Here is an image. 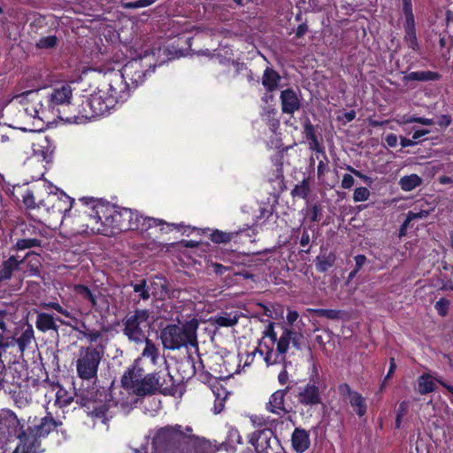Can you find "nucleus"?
<instances>
[{
    "mask_svg": "<svg viewBox=\"0 0 453 453\" xmlns=\"http://www.w3.org/2000/svg\"><path fill=\"white\" fill-rule=\"evenodd\" d=\"M101 212L104 216L101 234L105 236H112L126 231L146 232L151 227L163 226H167L166 232L178 230L186 233V228H189V226H186L181 223H167L160 219L143 217L137 211L116 206L107 201L104 209Z\"/></svg>",
    "mask_w": 453,
    "mask_h": 453,
    "instance_id": "obj_1",
    "label": "nucleus"
},
{
    "mask_svg": "<svg viewBox=\"0 0 453 453\" xmlns=\"http://www.w3.org/2000/svg\"><path fill=\"white\" fill-rule=\"evenodd\" d=\"M69 205L64 210L65 214L71 212L74 200L66 196ZM106 201L92 196H83L74 204V213L72 215V223L76 231L81 234H101L104 225V216L101 211L105 207Z\"/></svg>",
    "mask_w": 453,
    "mask_h": 453,
    "instance_id": "obj_2",
    "label": "nucleus"
},
{
    "mask_svg": "<svg viewBox=\"0 0 453 453\" xmlns=\"http://www.w3.org/2000/svg\"><path fill=\"white\" fill-rule=\"evenodd\" d=\"M199 321L193 318L183 324L170 323L160 326L159 339L164 349L168 350H178L181 348H197V330Z\"/></svg>",
    "mask_w": 453,
    "mask_h": 453,
    "instance_id": "obj_3",
    "label": "nucleus"
},
{
    "mask_svg": "<svg viewBox=\"0 0 453 453\" xmlns=\"http://www.w3.org/2000/svg\"><path fill=\"white\" fill-rule=\"evenodd\" d=\"M19 440L16 448L19 453H29L28 428L23 418H19L16 413L9 409L0 412V441L8 442Z\"/></svg>",
    "mask_w": 453,
    "mask_h": 453,
    "instance_id": "obj_4",
    "label": "nucleus"
},
{
    "mask_svg": "<svg viewBox=\"0 0 453 453\" xmlns=\"http://www.w3.org/2000/svg\"><path fill=\"white\" fill-rule=\"evenodd\" d=\"M188 439L182 426H166L157 430L152 444L157 453H192Z\"/></svg>",
    "mask_w": 453,
    "mask_h": 453,
    "instance_id": "obj_5",
    "label": "nucleus"
},
{
    "mask_svg": "<svg viewBox=\"0 0 453 453\" xmlns=\"http://www.w3.org/2000/svg\"><path fill=\"white\" fill-rule=\"evenodd\" d=\"M73 89L68 83L56 86L50 94L45 97V105L41 104V113L45 117L46 111L52 114L54 118L63 121L73 120L71 116V110L73 104H71Z\"/></svg>",
    "mask_w": 453,
    "mask_h": 453,
    "instance_id": "obj_6",
    "label": "nucleus"
},
{
    "mask_svg": "<svg viewBox=\"0 0 453 453\" xmlns=\"http://www.w3.org/2000/svg\"><path fill=\"white\" fill-rule=\"evenodd\" d=\"M155 384V376L151 373L145 374L143 368L140 366V359H135L121 377V386L140 397L152 395Z\"/></svg>",
    "mask_w": 453,
    "mask_h": 453,
    "instance_id": "obj_7",
    "label": "nucleus"
},
{
    "mask_svg": "<svg viewBox=\"0 0 453 453\" xmlns=\"http://www.w3.org/2000/svg\"><path fill=\"white\" fill-rule=\"evenodd\" d=\"M281 329L282 332L276 342L275 351L272 346H267L265 342L264 343V347L265 348L264 361L267 366L286 363V354L289 349L290 343H292L293 347L297 350H301L303 348L302 341L303 335L302 333L287 326H281Z\"/></svg>",
    "mask_w": 453,
    "mask_h": 453,
    "instance_id": "obj_8",
    "label": "nucleus"
},
{
    "mask_svg": "<svg viewBox=\"0 0 453 453\" xmlns=\"http://www.w3.org/2000/svg\"><path fill=\"white\" fill-rule=\"evenodd\" d=\"M114 105L126 102L131 96L129 82L119 69H108L104 73L97 86Z\"/></svg>",
    "mask_w": 453,
    "mask_h": 453,
    "instance_id": "obj_9",
    "label": "nucleus"
},
{
    "mask_svg": "<svg viewBox=\"0 0 453 453\" xmlns=\"http://www.w3.org/2000/svg\"><path fill=\"white\" fill-rule=\"evenodd\" d=\"M28 423H31L27 426L29 453H40L42 451L41 439L58 431V427L63 425L62 421L56 419L49 411L42 418L35 417L33 421L29 418Z\"/></svg>",
    "mask_w": 453,
    "mask_h": 453,
    "instance_id": "obj_10",
    "label": "nucleus"
},
{
    "mask_svg": "<svg viewBox=\"0 0 453 453\" xmlns=\"http://www.w3.org/2000/svg\"><path fill=\"white\" fill-rule=\"evenodd\" d=\"M104 356V351L94 346L81 347L76 360V372L83 380L97 379L98 367Z\"/></svg>",
    "mask_w": 453,
    "mask_h": 453,
    "instance_id": "obj_11",
    "label": "nucleus"
},
{
    "mask_svg": "<svg viewBox=\"0 0 453 453\" xmlns=\"http://www.w3.org/2000/svg\"><path fill=\"white\" fill-rule=\"evenodd\" d=\"M76 403L82 407L91 410V414L97 418H101L103 422L107 419V412L111 405V401H107V394L104 389L100 392L98 389L94 391H82L81 394L76 395Z\"/></svg>",
    "mask_w": 453,
    "mask_h": 453,
    "instance_id": "obj_12",
    "label": "nucleus"
},
{
    "mask_svg": "<svg viewBox=\"0 0 453 453\" xmlns=\"http://www.w3.org/2000/svg\"><path fill=\"white\" fill-rule=\"evenodd\" d=\"M156 66L144 63L143 58H133L127 61L120 70L129 82L131 90L143 84L148 75L155 71Z\"/></svg>",
    "mask_w": 453,
    "mask_h": 453,
    "instance_id": "obj_13",
    "label": "nucleus"
},
{
    "mask_svg": "<svg viewBox=\"0 0 453 453\" xmlns=\"http://www.w3.org/2000/svg\"><path fill=\"white\" fill-rule=\"evenodd\" d=\"M149 315L148 310L137 309L133 314L127 317L124 321L123 332L128 340L136 343H142L144 341L146 335L141 326L148 320Z\"/></svg>",
    "mask_w": 453,
    "mask_h": 453,
    "instance_id": "obj_14",
    "label": "nucleus"
},
{
    "mask_svg": "<svg viewBox=\"0 0 453 453\" xmlns=\"http://www.w3.org/2000/svg\"><path fill=\"white\" fill-rule=\"evenodd\" d=\"M297 401L303 406H316L322 403V393L314 380L298 388Z\"/></svg>",
    "mask_w": 453,
    "mask_h": 453,
    "instance_id": "obj_15",
    "label": "nucleus"
},
{
    "mask_svg": "<svg viewBox=\"0 0 453 453\" xmlns=\"http://www.w3.org/2000/svg\"><path fill=\"white\" fill-rule=\"evenodd\" d=\"M155 376L157 384L154 385L153 395L160 393L164 395H174L177 393L178 385L169 372H151Z\"/></svg>",
    "mask_w": 453,
    "mask_h": 453,
    "instance_id": "obj_16",
    "label": "nucleus"
},
{
    "mask_svg": "<svg viewBox=\"0 0 453 453\" xmlns=\"http://www.w3.org/2000/svg\"><path fill=\"white\" fill-rule=\"evenodd\" d=\"M89 100V107L93 111L94 119L99 116H103L109 112V111L114 107V104L108 100V97L99 91V88H96V91L88 96Z\"/></svg>",
    "mask_w": 453,
    "mask_h": 453,
    "instance_id": "obj_17",
    "label": "nucleus"
},
{
    "mask_svg": "<svg viewBox=\"0 0 453 453\" xmlns=\"http://www.w3.org/2000/svg\"><path fill=\"white\" fill-rule=\"evenodd\" d=\"M149 289L151 296L157 300H165L174 298V290L169 288V284L165 277H155L149 281Z\"/></svg>",
    "mask_w": 453,
    "mask_h": 453,
    "instance_id": "obj_18",
    "label": "nucleus"
},
{
    "mask_svg": "<svg viewBox=\"0 0 453 453\" xmlns=\"http://www.w3.org/2000/svg\"><path fill=\"white\" fill-rule=\"evenodd\" d=\"M289 389L290 387L288 386L286 388L279 389L272 394L266 405V410L280 417H283L288 413L289 410H288L285 406V396Z\"/></svg>",
    "mask_w": 453,
    "mask_h": 453,
    "instance_id": "obj_19",
    "label": "nucleus"
},
{
    "mask_svg": "<svg viewBox=\"0 0 453 453\" xmlns=\"http://www.w3.org/2000/svg\"><path fill=\"white\" fill-rule=\"evenodd\" d=\"M25 262V258L12 255L0 264V283L10 280L17 272L19 271L20 265Z\"/></svg>",
    "mask_w": 453,
    "mask_h": 453,
    "instance_id": "obj_20",
    "label": "nucleus"
},
{
    "mask_svg": "<svg viewBox=\"0 0 453 453\" xmlns=\"http://www.w3.org/2000/svg\"><path fill=\"white\" fill-rule=\"evenodd\" d=\"M280 99L283 113L293 115L301 107L300 99L296 92L291 88L282 90Z\"/></svg>",
    "mask_w": 453,
    "mask_h": 453,
    "instance_id": "obj_21",
    "label": "nucleus"
},
{
    "mask_svg": "<svg viewBox=\"0 0 453 453\" xmlns=\"http://www.w3.org/2000/svg\"><path fill=\"white\" fill-rule=\"evenodd\" d=\"M89 100L88 96H83L81 103L77 106L73 104L71 110V116L74 117L73 120L67 121L68 123H83L94 119V114L91 107H89Z\"/></svg>",
    "mask_w": 453,
    "mask_h": 453,
    "instance_id": "obj_22",
    "label": "nucleus"
},
{
    "mask_svg": "<svg viewBox=\"0 0 453 453\" xmlns=\"http://www.w3.org/2000/svg\"><path fill=\"white\" fill-rule=\"evenodd\" d=\"M55 146L49 135H40L32 143V150L35 156L47 160L53 153Z\"/></svg>",
    "mask_w": 453,
    "mask_h": 453,
    "instance_id": "obj_23",
    "label": "nucleus"
},
{
    "mask_svg": "<svg viewBox=\"0 0 453 453\" xmlns=\"http://www.w3.org/2000/svg\"><path fill=\"white\" fill-rule=\"evenodd\" d=\"M292 447L297 453H303L311 445L310 434L303 428H296L291 437Z\"/></svg>",
    "mask_w": 453,
    "mask_h": 453,
    "instance_id": "obj_24",
    "label": "nucleus"
},
{
    "mask_svg": "<svg viewBox=\"0 0 453 453\" xmlns=\"http://www.w3.org/2000/svg\"><path fill=\"white\" fill-rule=\"evenodd\" d=\"M273 432L270 429L258 430L253 433L250 442L255 447L257 453L264 452L270 448V439Z\"/></svg>",
    "mask_w": 453,
    "mask_h": 453,
    "instance_id": "obj_25",
    "label": "nucleus"
},
{
    "mask_svg": "<svg viewBox=\"0 0 453 453\" xmlns=\"http://www.w3.org/2000/svg\"><path fill=\"white\" fill-rule=\"evenodd\" d=\"M303 134L306 140L310 141V149L318 154H325V148L319 143L315 127L309 119L303 123Z\"/></svg>",
    "mask_w": 453,
    "mask_h": 453,
    "instance_id": "obj_26",
    "label": "nucleus"
},
{
    "mask_svg": "<svg viewBox=\"0 0 453 453\" xmlns=\"http://www.w3.org/2000/svg\"><path fill=\"white\" fill-rule=\"evenodd\" d=\"M281 77L280 73L272 67H266L262 76V85L267 92H274L278 89Z\"/></svg>",
    "mask_w": 453,
    "mask_h": 453,
    "instance_id": "obj_27",
    "label": "nucleus"
},
{
    "mask_svg": "<svg viewBox=\"0 0 453 453\" xmlns=\"http://www.w3.org/2000/svg\"><path fill=\"white\" fill-rule=\"evenodd\" d=\"M53 389L57 388L56 392V399L54 404L60 408L64 409L68 407L74 400V395L73 393L67 391L65 388H63L58 382L52 384Z\"/></svg>",
    "mask_w": 453,
    "mask_h": 453,
    "instance_id": "obj_28",
    "label": "nucleus"
},
{
    "mask_svg": "<svg viewBox=\"0 0 453 453\" xmlns=\"http://www.w3.org/2000/svg\"><path fill=\"white\" fill-rule=\"evenodd\" d=\"M403 27L404 31L403 42L413 52L419 54L421 46L417 36L416 24L403 26Z\"/></svg>",
    "mask_w": 453,
    "mask_h": 453,
    "instance_id": "obj_29",
    "label": "nucleus"
},
{
    "mask_svg": "<svg viewBox=\"0 0 453 453\" xmlns=\"http://www.w3.org/2000/svg\"><path fill=\"white\" fill-rule=\"evenodd\" d=\"M438 378H434L433 375L427 372H424L418 377V392L420 395H427L429 393H433L436 390L435 382Z\"/></svg>",
    "mask_w": 453,
    "mask_h": 453,
    "instance_id": "obj_30",
    "label": "nucleus"
},
{
    "mask_svg": "<svg viewBox=\"0 0 453 453\" xmlns=\"http://www.w3.org/2000/svg\"><path fill=\"white\" fill-rule=\"evenodd\" d=\"M36 328L42 332H48L50 330L58 331V326L55 322V319L51 314L46 312H39L36 316L35 321Z\"/></svg>",
    "mask_w": 453,
    "mask_h": 453,
    "instance_id": "obj_31",
    "label": "nucleus"
},
{
    "mask_svg": "<svg viewBox=\"0 0 453 453\" xmlns=\"http://www.w3.org/2000/svg\"><path fill=\"white\" fill-rule=\"evenodd\" d=\"M131 287L135 294L134 302L139 303L140 301H148L150 298L151 294L149 289V281L146 279L132 282Z\"/></svg>",
    "mask_w": 453,
    "mask_h": 453,
    "instance_id": "obj_32",
    "label": "nucleus"
},
{
    "mask_svg": "<svg viewBox=\"0 0 453 453\" xmlns=\"http://www.w3.org/2000/svg\"><path fill=\"white\" fill-rule=\"evenodd\" d=\"M212 393L215 397L212 411L214 414H219L225 408V403L229 393L221 385L215 386L212 388Z\"/></svg>",
    "mask_w": 453,
    "mask_h": 453,
    "instance_id": "obj_33",
    "label": "nucleus"
},
{
    "mask_svg": "<svg viewBox=\"0 0 453 453\" xmlns=\"http://www.w3.org/2000/svg\"><path fill=\"white\" fill-rule=\"evenodd\" d=\"M441 75L438 72L434 71H416L411 72L403 77V81H439Z\"/></svg>",
    "mask_w": 453,
    "mask_h": 453,
    "instance_id": "obj_34",
    "label": "nucleus"
},
{
    "mask_svg": "<svg viewBox=\"0 0 453 453\" xmlns=\"http://www.w3.org/2000/svg\"><path fill=\"white\" fill-rule=\"evenodd\" d=\"M27 261V272L29 276H40L41 274V257L38 254L29 251L23 257Z\"/></svg>",
    "mask_w": 453,
    "mask_h": 453,
    "instance_id": "obj_35",
    "label": "nucleus"
},
{
    "mask_svg": "<svg viewBox=\"0 0 453 453\" xmlns=\"http://www.w3.org/2000/svg\"><path fill=\"white\" fill-rule=\"evenodd\" d=\"M74 293L85 301H88L91 308L98 311L96 296L91 291V289L83 284H76L73 286Z\"/></svg>",
    "mask_w": 453,
    "mask_h": 453,
    "instance_id": "obj_36",
    "label": "nucleus"
},
{
    "mask_svg": "<svg viewBox=\"0 0 453 453\" xmlns=\"http://www.w3.org/2000/svg\"><path fill=\"white\" fill-rule=\"evenodd\" d=\"M233 240L234 243H247L253 242L255 241L256 231L251 226H247L246 228H241L237 231H232Z\"/></svg>",
    "mask_w": 453,
    "mask_h": 453,
    "instance_id": "obj_37",
    "label": "nucleus"
},
{
    "mask_svg": "<svg viewBox=\"0 0 453 453\" xmlns=\"http://www.w3.org/2000/svg\"><path fill=\"white\" fill-rule=\"evenodd\" d=\"M401 18L403 26L416 24L412 0H401Z\"/></svg>",
    "mask_w": 453,
    "mask_h": 453,
    "instance_id": "obj_38",
    "label": "nucleus"
},
{
    "mask_svg": "<svg viewBox=\"0 0 453 453\" xmlns=\"http://www.w3.org/2000/svg\"><path fill=\"white\" fill-rule=\"evenodd\" d=\"M350 406L352 407L355 413L362 418L367 412V403L365 398L357 392L354 394V396L349 400Z\"/></svg>",
    "mask_w": 453,
    "mask_h": 453,
    "instance_id": "obj_39",
    "label": "nucleus"
},
{
    "mask_svg": "<svg viewBox=\"0 0 453 453\" xmlns=\"http://www.w3.org/2000/svg\"><path fill=\"white\" fill-rule=\"evenodd\" d=\"M33 340H35L34 329L33 326L28 324L20 335L15 339V342L20 352L23 353L24 350L31 344Z\"/></svg>",
    "mask_w": 453,
    "mask_h": 453,
    "instance_id": "obj_40",
    "label": "nucleus"
},
{
    "mask_svg": "<svg viewBox=\"0 0 453 453\" xmlns=\"http://www.w3.org/2000/svg\"><path fill=\"white\" fill-rule=\"evenodd\" d=\"M421 184L422 179L416 173L403 176L399 180L401 189L406 192L413 190Z\"/></svg>",
    "mask_w": 453,
    "mask_h": 453,
    "instance_id": "obj_41",
    "label": "nucleus"
},
{
    "mask_svg": "<svg viewBox=\"0 0 453 453\" xmlns=\"http://www.w3.org/2000/svg\"><path fill=\"white\" fill-rule=\"evenodd\" d=\"M336 260L334 253L322 254L317 257L316 269L319 273H326L329 268L333 267Z\"/></svg>",
    "mask_w": 453,
    "mask_h": 453,
    "instance_id": "obj_42",
    "label": "nucleus"
},
{
    "mask_svg": "<svg viewBox=\"0 0 453 453\" xmlns=\"http://www.w3.org/2000/svg\"><path fill=\"white\" fill-rule=\"evenodd\" d=\"M239 317L236 313L224 312L212 318L215 325L220 327H229L237 324Z\"/></svg>",
    "mask_w": 453,
    "mask_h": 453,
    "instance_id": "obj_43",
    "label": "nucleus"
},
{
    "mask_svg": "<svg viewBox=\"0 0 453 453\" xmlns=\"http://www.w3.org/2000/svg\"><path fill=\"white\" fill-rule=\"evenodd\" d=\"M306 218L311 222H319L322 216V207L319 203H311L309 200L306 202V208L303 210Z\"/></svg>",
    "mask_w": 453,
    "mask_h": 453,
    "instance_id": "obj_44",
    "label": "nucleus"
},
{
    "mask_svg": "<svg viewBox=\"0 0 453 453\" xmlns=\"http://www.w3.org/2000/svg\"><path fill=\"white\" fill-rule=\"evenodd\" d=\"M311 193L310 179L304 178L299 184H296L291 190L292 197H298L304 200H308V196Z\"/></svg>",
    "mask_w": 453,
    "mask_h": 453,
    "instance_id": "obj_45",
    "label": "nucleus"
},
{
    "mask_svg": "<svg viewBox=\"0 0 453 453\" xmlns=\"http://www.w3.org/2000/svg\"><path fill=\"white\" fill-rule=\"evenodd\" d=\"M278 111L273 107H267L265 109V119L272 132H275L280 127V119L277 117Z\"/></svg>",
    "mask_w": 453,
    "mask_h": 453,
    "instance_id": "obj_46",
    "label": "nucleus"
},
{
    "mask_svg": "<svg viewBox=\"0 0 453 453\" xmlns=\"http://www.w3.org/2000/svg\"><path fill=\"white\" fill-rule=\"evenodd\" d=\"M13 400L15 403V405L18 408H23L27 405H28L32 401V396L30 393H28L27 390H24L19 388V391L13 392Z\"/></svg>",
    "mask_w": 453,
    "mask_h": 453,
    "instance_id": "obj_47",
    "label": "nucleus"
},
{
    "mask_svg": "<svg viewBox=\"0 0 453 453\" xmlns=\"http://www.w3.org/2000/svg\"><path fill=\"white\" fill-rule=\"evenodd\" d=\"M145 342V348L142 353V357H149L151 359V362L153 364H156L157 359L158 358V349L154 344V342L146 338L144 339Z\"/></svg>",
    "mask_w": 453,
    "mask_h": 453,
    "instance_id": "obj_48",
    "label": "nucleus"
},
{
    "mask_svg": "<svg viewBox=\"0 0 453 453\" xmlns=\"http://www.w3.org/2000/svg\"><path fill=\"white\" fill-rule=\"evenodd\" d=\"M42 241L36 238H27V239H19L15 245L13 246L14 250H24L27 249L34 248V247H41Z\"/></svg>",
    "mask_w": 453,
    "mask_h": 453,
    "instance_id": "obj_49",
    "label": "nucleus"
},
{
    "mask_svg": "<svg viewBox=\"0 0 453 453\" xmlns=\"http://www.w3.org/2000/svg\"><path fill=\"white\" fill-rule=\"evenodd\" d=\"M233 234L232 232H223L220 230H213L211 234V241L214 243H227L232 242Z\"/></svg>",
    "mask_w": 453,
    "mask_h": 453,
    "instance_id": "obj_50",
    "label": "nucleus"
},
{
    "mask_svg": "<svg viewBox=\"0 0 453 453\" xmlns=\"http://www.w3.org/2000/svg\"><path fill=\"white\" fill-rule=\"evenodd\" d=\"M57 320L59 321L62 325L72 327L74 331L78 332L82 336H84L89 329L85 321L82 319H75V325H73L72 323L65 321L59 318H58Z\"/></svg>",
    "mask_w": 453,
    "mask_h": 453,
    "instance_id": "obj_51",
    "label": "nucleus"
},
{
    "mask_svg": "<svg viewBox=\"0 0 453 453\" xmlns=\"http://www.w3.org/2000/svg\"><path fill=\"white\" fill-rule=\"evenodd\" d=\"M58 37L56 35H48L42 37L38 40L35 46L38 49H52L55 48L58 44Z\"/></svg>",
    "mask_w": 453,
    "mask_h": 453,
    "instance_id": "obj_52",
    "label": "nucleus"
},
{
    "mask_svg": "<svg viewBox=\"0 0 453 453\" xmlns=\"http://www.w3.org/2000/svg\"><path fill=\"white\" fill-rule=\"evenodd\" d=\"M309 230H311V226L303 227L302 229V234L299 241L300 245L303 248L302 250V252H304L306 254H309L311 252V236Z\"/></svg>",
    "mask_w": 453,
    "mask_h": 453,
    "instance_id": "obj_53",
    "label": "nucleus"
},
{
    "mask_svg": "<svg viewBox=\"0 0 453 453\" xmlns=\"http://www.w3.org/2000/svg\"><path fill=\"white\" fill-rule=\"evenodd\" d=\"M275 328V323L269 321L268 325L266 326L265 329L263 332V338L268 337L271 341V344L269 346H272L273 348V345L278 341V334L274 330Z\"/></svg>",
    "mask_w": 453,
    "mask_h": 453,
    "instance_id": "obj_54",
    "label": "nucleus"
},
{
    "mask_svg": "<svg viewBox=\"0 0 453 453\" xmlns=\"http://www.w3.org/2000/svg\"><path fill=\"white\" fill-rule=\"evenodd\" d=\"M23 203L26 205L27 209H35L36 207H40V204L42 202H39L36 203L35 196L33 194V191L30 189H27L22 196Z\"/></svg>",
    "mask_w": 453,
    "mask_h": 453,
    "instance_id": "obj_55",
    "label": "nucleus"
},
{
    "mask_svg": "<svg viewBox=\"0 0 453 453\" xmlns=\"http://www.w3.org/2000/svg\"><path fill=\"white\" fill-rule=\"evenodd\" d=\"M319 161L318 164L317 175H318V179L321 180L325 176L326 173H327L329 171V167H328L329 160L326 156V153L322 154V158L319 159Z\"/></svg>",
    "mask_w": 453,
    "mask_h": 453,
    "instance_id": "obj_56",
    "label": "nucleus"
},
{
    "mask_svg": "<svg viewBox=\"0 0 453 453\" xmlns=\"http://www.w3.org/2000/svg\"><path fill=\"white\" fill-rule=\"evenodd\" d=\"M370 190L365 187H359L354 190L353 200L354 202H365L370 197Z\"/></svg>",
    "mask_w": 453,
    "mask_h": 453,
    "instance_id": "obj_57",
    "label": "nucleus"
},
{
    "mask_svg": "<svg viewBox=\"0 0 453 453\" xmlns=\"http://www.w3.org/2000/svg\"><path fill=\"white\" fill-rule=\"evenodd\" d=\"M319 317L329 319H338L340 318V311L334 309H317L314 311Z\"/></svg>",
    "mask_w": 453,
    "mask_h": 453,
    "instance_id": "obj_58",
    "label": "nucleus"
},
{
    "mask_svg": "<svg viewBox=\"0 0 453 453\" xmlns=\"http://www.w3.org/2000/svg\"><path fill=\"white\" fill-rule=\"evenodd\" d=\"M449 301L445 297H441L436 302L434 308L440 316L445 317L449 312Z\"/></svg>",
    "mask_w": 453,
    "mask_h": 453,
    "instance_id": "obj_59",
    "label": "nucleus"
},
{
    "mask_svg": "<svg viewBox=\"0 0 453 453\" xmlns=\"http://www.w3.org/2000/svg\"><path fill=\"white\" fill-rule=\"evenodd\" d=\"M403 123L409 124V123H418L424 126H432L434 124V121L433 119H427L424 117H404Z\"/></svg>",
    "mask_w": 453,
    "mask_h": 453,
    "instance_id": "obj_60",
    "label": "nucleus"
},
{
    "mask_svg": "<svg viewBox=\"0 0 453 453\" xmlns=\"http://www.w3.org/2000/svg\"><path fill=\"white\" fill-rule=\"evenodd\" d=\"M338 391L340 395L343 399L349 400L351 397L354 396V394H357V391L352 390L350 386L348 383H342L338 387Z\"/></svg>",
    "mask_w": 453,
    "mask_h": 453,
    "instance_id": "obj_61",
    "label": "nucleus"
},
{
    "mask_svg": "<svg viewBox=\"0 0 453 453\" xmlns=\"http://www.w3.org/2000/svg\"><path fill=\"white\" fill-rule=\"evenodd\" d=\"M155 3V0H137L124 4V7L127 9H138L151 5Z\"/></svg>",
    "mask_w": 453,
    "mask_h": 453,
    "instance_id": "obj_62",
    "label": "nucleus"
},
{
    "mask_svg": "<svg viewBox=\"0 0 453 453\" xmlns=\"http://www.w3.org/2000/svg\"><path fill=\"white\" fill-rule=\"evenodd\" d=\"M345 169L347 171H349V173H351L352 174H354L355 176H357V177L360 178L361 180H363V181L365 183H366L367 185H371L373 182L372 179L370 176H368L366 174H364L363 173H361L360 171L355 169L353 166H351L349 165H347L345 166Z\"/></svg>",
    "mask_w": 453,
    "mask_h": 453,
    "instance_id": "obj_63",
    "label": "nucleus"
},
{
    "mask_svg": "<svg viewBox=\"0 0 453 453\" xmlns=\"http://www.w3.org/2000/svg\"><path fill=\"white\" fill-rule=\"evenodd\" d=\"M258 345L259 346L257 348H256L252 352L247 354V357L245 360V365H248L251 362H253L254 357L257 353L265 357V351H264L262 349V347H264V343H263L262 340L259 342Z\"/></svg>",
    "mask_w": 453,
    "mask_h": 453,
    "instance_id": "obj_64",
    "label": "nucleus"
}]
</instances>
